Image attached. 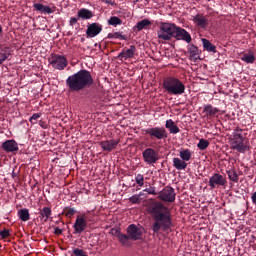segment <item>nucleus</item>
<instances>
[{
    "label": "nucleus",
    "mask_w": 256,
    "mask_h": 256,
    "mask_svg": "<svg viewBox=\"0 0 256 256\" xmlns=\"http://www.w3.org/2000/svg\"><path fill=\"white\" fill-rule=\"evenodd\" d=\"M148 213L154 221L151 225L153 235H159L161 231H169L173 227L171 210L161 202H152L148 206Z\"/></svg>",
    "instance_id": "f257e3e1"
},
{
    "label": "nucleus",
    "mask_w": 256,
    "mask_h": 256,
    "mask_svg": "<svg viewBox=\"0 0 256 256\" xmlns=\"http://www.w3.org/2000/svg\"><path fill=\"white\" fill-rule=\"evenodd\" d=\"M93 83L94 80L91 72L85 69H82L77 73L70 75L66 79V85L69 91H75L76 93H79V91H83V89H87V87H91Z\"/></svg>",
    "instance_id": "f03ea898"
},
{
    "label": "nucleus",
    "mask_w": 256,
    "mask_h": 256,
    "mask_svg": "<svg viewBox=\"0 0 256 256\" xmlns=\"http://www.w3.org/2000/svg\"><path fill=\"white\" fill-rule=\"evenodd\" d=\"M247 137L245 136V130L240 127H236L230 137L231 148L238 153H245L247 151Z\"/></svg>",
    "instance_id": "7ed1b4c3"
},
{
    "label": "nucleus",
    "mask_w": 256,
    "mask_h": 256,
    "mask_svg": "<svg viewBox=\"0 0 256 256\" xmlns=\"http://www.w3.org/2000/svg\"><path fill=\"white\" fill-rule=\"evenodd\" d=\"M177 27L175 23L161 22L157 31L158 39L161 41H171V39H175Z\"/></svg>",
    "instance_id": "20e7f679"
},
{
    "label": "nucleus",
    "mask_w": 256,
    "mask_h": 256,
    "mask_svg": "<svg viewBox=\"0 0 256 256\" xmlns=\"http://www.w3.org/2000/svg\"><path fill=\"white\" fill-rule=\"evenodd\" d=\"M163 87L168 93H171V95H183V93H185V84L175 77L165 78Z\"/></svg>",
    "instance_id": "39448f33"
},
{
    "label": "nucleus",
    "mask_w": 256,
    "mask_h": 256,
    "mask_svg": "<svg viewBox=\"0 0 256 256\" xmlns=\"http://www.w3.org/2000/svg\"><path fill=\"white\" fill-rule=\"evenodd\" d=\"M145 135H148L152 141H161L167 139L168 133L167 130L163 127H151L143 130Z\"/></svg>",
    "instance_id": "423d86ee"
},
{
    "label": "nucleus",
    "mask_w": 256,
    "mask_h": 256,
    "mask_svg": "<svg viewBox=\"0 0 256 256\" xmlns=\"http://www.w3.org/2000/svg\"><path fill=\"white\" fill-rule=\"evenodd\" d=\"M142 157H143L144 163H146L147 165H155V163L159 161V152H157L153 148H146L142 152Z\"/></svg>",
    "instance_id": "0eeeda50"
},
{
    "label": "nucleus",
    "mask_w": 256,
    "mask_h": 256,
    "mask_svg": "<svg viewBox=\"0 0 256 256\" xmlns=\"http://www.w3.org/2000/svg\"><path fill=\"white\" fill-rule=\"evenodd\" d=\"M49 63L54 69L63 71V69L67 67V58H65V56L55 54L51 57V59L49 60Z\"/></svg>",
    "instance_id": "6e6552de"
},
{
    "label": "nucleus",
    "mask_w": 256,
    "mask_h": 256,
    "mask_svg": "<svg viewBox=\"0 0 256 256\" xmlns=\"http://www.w3.org/2000/svg\"><path fill=\"white\" fill-rule=\"evenodd\" d=\"M175 195V189L171 186H166L159 192L158 199L167 203H173L175 201Z\"/></svg>",
    "instance_id": "1a4fd4ad"
},
{
    "label": "nucleus",
    "mask_w": 256,
    "mask_h": 256,
    "mask_svg": "<svg viewBox=\"0 0 256 256\" xmlns=\"http://www.w3.org/2000/svg\"><path fill=\"white\" fill-rule=\"evenodd\" d=\"M126 233L131 241H139L143 239V229L139 228L135 224H130L126 229Z\"/></svg>",
    "instance_id": "9d476101"
},
{
    "label": "nucleus",
    "mask_w": 256,
    "mask_h": 256,
    "mask_svg": "<svg viewBox=\"0 0 256 256\" xmlns=\"http://www.w3.org/2000/svg\"><path fill=\"white\" fill-rule=\"evenodd\" d=\"M208 185L211 189H215V187H225V185H227V179H225L223 175L215 173L210 177Z\"/></svg>",
    "instance_id": "9b49d317"
},
{
    "label": "nucleus",
    "mask_w": 256,
    "mask_h": 256,
    "mask_svg": "<svg viewBox=\"0 0 256 256\" xmlns=\"http://www.w3.org/2000/svg\"><path fill=\"white\" fill-rule=\"evenodd\" d=\"M174 39L177 41H185L186 43H190L192 41L191 34L179 26L176 28Z\"/></svg>",
    "instance_id": "f8f14e48"
},
{
    "label": "nucleus",
    "mask_w": 256,
    "mask_h": 256,
    "mask_svg": "<svg viewBox=\"0 0 256 256\" xmlns=\"http://www.w3.org/2000/svg\"><path fill=\"white\" fill-rule=\"evenodd\" d=\"M74 228V233H78L81 234L83 233V231H85L87 229V220L85 219L84 216H78L76 218V221L73 225Z\"/></svg>",
    "instance_id": "ddd939ff"
},
{
    "label": "nucleus",
    "mask_w": 256,
    "mask_h": 256,
    "mask_svg": "<svg viewBox=\"0 0 256 256\" xmlns=\"http://www.w3.org/2000/svg\"><path fill=\"white\" fill-rule=\"evenodd\" d=\"M135 53H137V47H135V45H131L129 49L120 52L117 59H124V61H127V59H133L135 57Z\"/></svg>",
    "instance_id": "4468645a"
},
{
    "label": "nucleus",
    "mask_w": 256,
    "mask_h": 256,
    "mask_svg": "<svg viewBox=\"0 0 256 256\" xmlns=\"http://www.w3.org/2000/svg\"><path fill=\"white\" fill-rule=\"evenodd\" d=\"M103 31V26L99 23H92L87 27L86 35L88 37H97Z\"/></svg>",
    "instance_id": "2eb2a0df"
},
{
    "label": "nucleus",
    "mask_w": 256,
    "mask_h": 256,
    "mask_svg": "<svg viewBox=\"0 0 256 256\" xmlns=\"http://www.w3.org/2000/svg\"><path fill=\"white\" fill-rule=\"evenodd\" d=\"M119 145V140L111 139V140H105L100 142V147L103 149V151H108L111 153L113 149H117V146Z\"/></svg>",
    "instance_id": "dca6fc26"
},
{
    "label": "nucleus",
    "mask_w": 256,
    "mask_h": 256,
    "mask_svg": "<svg viewBox=\"0 0 256 256\" xmlns=\"http://www.w3.org/2000/svg\"><path fill=\"white\" fill-rule=\"evenodd\" d=\"M115 237H117L122 247H131V241L133 240H131L129 234H123L121 231L116 230Z\"/></svg>",
    "instance_id": "f3484780"
},
{
    "label": "nucleus",
    "mask_w": 256,
    "mask_h": 256,
    "mask_svg": "<svg viewBox=\"0 0 256 256\" xmlns=\"http://www.w3.org/2000/svg\"><path fill=\"white\" fill-rule=\"evenodd\" d=\"M2 149L7 153L19 151V144L15 140H6L2 143Z\"/></svg>",
    "instance_id": "a211bd4d"
},
{
    "label": "nucleus",
    "mask_w": 256,
    "mask_h": 256,
    "mask_svg": "<svg viewBox=\"0 0 256 256\" xmlns=\"http://www.w3.org/2000/svg\"><path fill=\"white\" fill-rule=\"evenodd\" d=\"M78 19H82V21L93 19L94 14L91 10L86 8H81L78 13Z\"/></svg>",
    "instance_id": "6ab92c4d"
},
{
    "label": "nucleus",
    "mask_w": 256,
    "mask_h": 256,
    "mask_svg": "<svg viewBox=\"0 0 256 256\" xmlns=\"http://www.w3.org/2000/svg\"><path fill=\"white\" fill-rule=\"evenodd\" d=\"M173 166L175 169H177V171H185V169H187V162L181 158H174Z\"/></svg>",
    "instance_id": "aec40b11"
},
{
    "label": "nucleus",
    "mask_w": 256,
    "mask_h": 256,
    "mask_svg": "<svg viewBox=\"0 0 256 256\" xmlns=\"http://www.w3.org/2000/svg\"><path fill=\"white\" fill-rule=\"evenodd\" d=\"M193 21L194 23H196V25H198V27H201L202 29H205V27H207L208 21L201 14H197L196 16H194Z\"/></svg>",
    "instance_id": "412c9836"
},
{
    "label": "nucleus",
    "mask_w": 256,
    "mask_h": 256,
    "mask_svg": "<svg viewBox=\"0 0 256 256\" xmlns=\"http://www.w3.org/2000/svg\"><path fill=\"white\" fill-rule=\"evenodd\" d=\"M202 44L206 51H209V53H217V47L213 45L209 40L206 38H202Z\"/></svg>",
    "instance_id": "4be33fe9"
},
{
    "label": "nucleus",
    "mask_w": 256,
    "mask_h": 256,
    "mask_svg": "<svg viewBox=\"0 0 256 256\" xmlns=\"http://www.w3.org/2000/svg\"><path fill=\"white\" fill-rule=\"evenodd\" d=\"M166 129H169L170 133L173 135H177L179 133V126L175 125V122H173L171 119L166 121L165 124Z\"/></svg>",
    "instance_id": "5701e85b"
},
{
    "label": "nucleus",
    "mask_w": 256,
    "mask_h": 256,
    "mask_svg": "<svg viewBox=\"0 0 256 256\" xmlns=\"http://www.w3.org/2000/svg\"><path fill=\"white\" fill-rule=\"evenodd\" d=\"M203 111L206 114V117H215V115L219 113V109L213 107L212 105H206Z\"/></svg>",
    "instance_id": "b1692460"
},
{
    "label": "nucleus",
    "mask_w": 256,
    "mask_h": 256,
    "mask_svg": "<svg viewBox=\"0 0 256 256\" xmlns=\"http://www.w3.org/2000/svg\"><path fill=\"white\" fill-rule=\"evenodd\" d=\"M34 9H36V11H40V13H48V15L53 13V10H51V7L45 6L41 3L34 4Z\"/></svg>",
    "instance_id": "393cba45"
},
{
    "label": "nucleus",
    "mask_w": 256,
    "mask_h": 256,
    "mask_svg": "<svg viewBox=\"0 0 256 256\" xmlns=\"http://www.w3.org/2000/svg\"><path fill=\"white\" fill-rule=\"evenodd\" d=\"M10 56L11 49H9V47H5L4 49H2V51L0 52V65H3V62L7 61V59H9Z\"/></svg>",
    "instance_id": "a878e982"
},
{
    "label": "nucleus",
    "mask_w": 256,
    "mask_h": 256,
    "mask_svg": "<svg viewBox=\"0 0 256 256\" xmlns=\"http://www.w3.org/2000/svg\"><path fill=\"white\" fill-rule=\"evenodd\" d=\"M18 217L21 219V221H29L31 219L30 214H29V209L24 208L20 209L18 211Z\"/></svg>",
    "instance_id": "bb28decb"
},
{
    "label": "nucleus",
    "mask_w": 256,
    "mask_h": 256,
    "mask_svg": "<svg viewBox=\"0 0 256 256\" xmlns=\"http://www.w3.org/2000/svg\"><path fill=\"white\" fill-rule=\"evenodd\" d=\"M180 158L182 161H191L192 153L189 149H184L180 151Z\"/></svg>",
    "instance_id": "cd10ccee"
},
{
    "label": "nucleus",
    "mask_w": 256,
    "mask_h": 256,
    "mask_svg": "<svg viewBox=\"0 0 256 256\" xmlns=\"http://www.w3.org/2000/svg\"><path fill=\"white\" fill-rule=\"evenodd\" d=\"M49 217H51V209L49 207H44L40 210V218L44 219V221H48Z\"/></svg>",
    "instance_id": "c85d7f7f"
},
{
    "label": "nucleus",
    "mask_w": 256,
    "mask_h": 256,
    "mask_svg": "<svg viewBox=\"0 0 256 256\" xmlns=\"http://www.w3.org/2000/svg\"><path fill=\"white\" fill-rule=\"evenodd\" d=\"M149 25H151V21H149L148 19H143L136 24V28L138 29V31H143V29H147Z\"/></svg>",
    "instance_id": "c756f323"
},
{
    "label": "nucleus",
    "mask_w": 256,
    "mask_h": 256,
    "mask_svg": "<svg viewBox=\"0 0 256 256\" xmlns=\"http://www.w3.org/2000/svg\"><path fill=\"white\" fill-rule=\"evenodd\" d=\"M108 39H121L122 41H127V35H123L121 32L109 33Z\"/></svg>",
    "instance_id": "7c9ffc66"
},
{
    "label": "nucleus",
    "mask_w": 256,
    "mask_h": 256,
    "mask_svg": "<svg viewBox=\"0 0 256 256\" xmlns=\"http://www.w3.org/2000/svg\"><path fill=\"white\" fill-rule=\"evenodd\" d=\"M227 175L230 179V181H233L234 183H239V175L237 172L233 169L227 171Z\"/></svg>",
    "instance_id": "2f4dec72"
},
{
    "label": "nucleus",
    "mask_w": 256,
    "mask_h": 256,
    "mask_svg": "<svg viewBox=\"0 0 256 256\" xmlns=\"http://www.w3.org/2000/svg\"><path fill=\"white\" fill-rule=\"evenodd\" d=\"M123 23V20H121L119 17L117 16H112L110 17V19L108 20V24L112 25L113 27H117V25H121Z\"/></svg>",
    "instance_id": "473e14b6"
},
{
    "label": "nucleus",
    "mask_w": 256,
    "mask_h": 256,
    "mask_svg": "<svg viewBox=\"0 0 256 256\" xmlns=\"http://www.w3.org/2000/svg\"><path fill=\"white\" fill-rule=\"evenodd\" d=\"M188 52L190 53V57H197L199 55V48L192 44L188 47Z\"/></svg>",
    "instance_id": "72a5a7b5"
},
{
    "label": "nucleus",
    "mask_w": 256,
    "mask_h": 256,
    "mask_svg": "<svg viewBox=\"0 0 256 256\" xmlns=\"http://www.w3.org/2000/svg\"><path fill=\"white\" fill-rule=\"evenodd\" d=\"M242 61H244L245 63H255V55H253V53L244 54L242 57Z\"/></svg>",
    "instance_id": "f704fd0d"
},
{
    "label": "nucleus",
    "mask_w": 256,
    "mask_h": 256,
    "mask_svg": "<svg viewBox=\"0 0 256 256\" xmlns=\"http://www.w3.org/2000/svg\"><path fill=\"white\" fill-rule=\"evenodd\" d=\"M198 149H200L201 151H205V149H207V147H209V142L208 140L205 139H200L198 144H197Z\"/></svg>",
    "instance_id": "c9c22d12"
},
{
    "label": "nucleus",
    "mask_w": 256,
    "mask_h": 256,
    "mask_svg": "<svg viewBox=\"0 0 256 256\" xmlns=\"http://www.w3.org/2000/svg\"><path fill=\"white\" fill-rule=\"evenodd\" d=\"M135 181L137 185H139V187H143L145 185V177L143 176V174H138L135 177Z\"/></svg>",
    "instance_id": "e433bc0d"
},
{
    "label": "nucleus",
    "mask_w": 256,
    "mask_h": 256,
    "mask_svg": "<svg viewBox=\"0 0 256 256\" xmlns=\"http://www.w3.org/2000/svg\"><path fill=\"white\" fill-rule=\"evenodd\" d=\"M141 195H143V194L140 193V194H135V195L131 196L129 198L130 203H133V204L139 203L141 201Z\"/></svg>",
    "instance_id": "4c0bfd02"
},
{
    "label": "nucleus",
    "mask_w": 256,
    "mask_h": 256,
    "mask_svg": "<svg viewBox=\"0 0 256 256\" xmlns=\"http://www.w3.org/2000/svg\"><path fill=\"white\" fill-rule=\"evenodd\" d=\"M75 213H77L75 208H68V209L66 208L65 217H68L69 219H71L73 217V215H75Z\"/></svg>",
    "instance_id": "58836bf2"
},
{
    "label": "nucleus",
    "mask_w": 256,
    "mask_h": 256,
    "mask_svg": "<svg viewBox=\"0 0 256 256\" xmlns=\"http://www.w3.org/2000/svg\"><path fill=\"white\" fill-rule=\"evenodd\" d=\"M144 192L148 193V195H157V189L153 186L144 189Z\"/></svg>",
    "instance_id": "ea45409f"
},
{
    "label": "nucleus",
    "mask_w": 256,
    "mask_h": 256,
    "mask_svg": "<svg viewBox=\"0 0 256 256\" xmlns=\"http://www.w3.org/2000/svg\"><path fill=\"white\" fill-rule=\"evenodd\" d=\"M11 232H9L8 229H4L2 231H0V237L1 239H7V237H10Z\"/></svg>",
    "instance_id": "a19ab883"
},
{
    "label": "nucleus",
    "mask_w": 256,
    "mask_h": 256,
    "mask_svg": "<svg viewBox=\"0 0 256 256\" xmlns=\"http://www.w3.org/2000/svg\"><path fill=\"white\" fill-rule=\"evenodd\" d=\"M73 254L75 256H87V254L85 253V251H83V249H79V248H76L73 250Z\"/></svg>",
    "instance_id": "79ce46f5"
},
{
    "label": "nucleus",
    "mask_w": 256,
    "mask_h": 256,
    "mask_svg": "<svg viewBox=\"0 0 256 256\" xmlns=\"http://www.w3.org/2000/svg\"><path fill=\"white\" fill-rule=\"evenodd\" d=\"M79 15L77 14V17H72L70 18V21H69V25L70 27H74L75 25H77V21H79Z\"/></svg>",
    "instance_id": "37998d69"
},
{
    "label": "nucleus",
    "mask_w": 256,
    "mask_h": 256,
    "mask_svg": "<svg viewBox=\"0 0 256 256\" xmlns=\"http://www.w3.org/2000/svg\"><path fill=\"white\" fill-rule=\"evenodd\" d=\"M39 117H41L40 113L33 114L32 117H30V123H35L34 121H37V119H39Z\"/></svg>",
    "instance_id": "c03bdc74"
},
{
    "label": "nucleus",
    "mask_w": 256,
    "mask_h": 256,
    "mask_svg": "<svg viewBox=\"0 0 256 256\" xmlns=\"http://www.w3.org/2000/svg\"><path fill=\"white\" fill-rule=\"evenodd\" d=\"M55 235H62L63 234V230L59 227H56L54 230Z\"/></svg>",
    "instance_id": "a18cd8bd"
},
{
    "label": "nucleus",
    "mask_w": 256,
    "mask_h": 256,
    "mask_svg": "<svg viewBox=\"0 0 256 256\" xmlns=\"http://www.w3.org/2000/svg\"><path fill=\"white\" fill-rule=\"evenodd\" d=\"M251 199H252V203H254V205H256V192H254V193L252 194Z\"/></svg>",
    "instance_id": "49530a36"
},
{
    "label": "nucleus",
    "mask_w": 256,
    "mask_h": 256,
    "mask_svg": "<svg viewBox=\"0 0 256 256\" xmlns=\"http://www.w3.org/2000/svg\"><path fill=\"white\" fill-rule=\"evenodd\" d=\"M12 177H13V179H15V177H17V174H15V171L12 172Z\"/></svg>",
    "instance_id": "de8ad7c7"
},
{
    "label": "nucleus",
    "mask_w": 256,
    "mask_h": 256,
    "mask_svg": "<svg viewBox=\"0 0 256 256\" xmlns=\"http://www.w3.org/2000/svg\"><path fill=\"white\" fill-rule=\"evenodd\" d=\"M0 33H3V27L0 26Z\"/></svg>",
    "instance_id": "09e8293b"
},
{
    "label": "nucleus",
    "mask_w": 256,
    "mask_h": 256,
    "mask_svg": "<svg viewBox=\"0 0 256 256\" xmlns=\"http://www.w3.org/2000/svg\"><path fill=\"white\" fill-rule=\"evenodd\" d=\"M0 248H1V244H0Z\"/></svg>",
    "instance_id": "8fccbe9b"
}]
</instances>
